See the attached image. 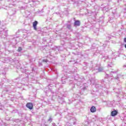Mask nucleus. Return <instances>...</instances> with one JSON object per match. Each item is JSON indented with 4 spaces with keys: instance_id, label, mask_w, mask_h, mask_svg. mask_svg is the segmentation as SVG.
<instances>
[{
    "instance_id": "dca6fc26",
    "label": "nucleus",
    "mask_w": 126,
    "mask_h": 126,
    "mask_svg": "<svg viewBox=\"0 0 126 126\" xmlns=\"http://www.w3.org/2000/svg\"><path fill=\"white\" fill-rule=\"evenodd\" d=\"M109 22H110V23H113V22H114V19H110L109 20Z\"/></svg>"
},
{
    "instance_id": "423d86ee",
    "label": "nucleus",
    "mask_w": 126,
    "mask_h": 126,
    "mask_svg": "<svg viewBox=\"0 0 126 126\" xmlns=\"http://www.w3.org/2000/svg\"><path fill=\"white\" fill-rule=\"evenodd\" d=\"M87 88H88V86L86 85V84H85L83 86L81 87L82 91H85V90H87Z\"/></svg>"
},
{
    "instance_id": "cd10ccee",
    "label": "nucleus",
    "mask_w": 126,
    "mask_h": 126,
    "mask_svg": "<svg viewBox=\"0 0 126 126\" xmlns=\"http://www.w3.org/2000/svg\"><path fill=\"white\" fill-rule=\"evenodd\" d=\"M32 2H35L36 0H32Z\"/></svg>"
},
{
    "instance_id": "4be33fe9",
    "label": "nucleus",
    "mask_w": 126,
    "mask_h": 126,
    "mask_svg": "<svg viewBox=\"0 0 126 126\" xmlns=\"http://www.w3.org/2000/svg\"><path fill=\"white\" fill-rule=\"evenodd\" d=\"M75 76H76V78L77 79H78V78H79V76L78 75V74H76V75H75Z\"/></svg>"
},
{
    "instance_id": "39448f33",
    "label": "nucleus",
    "mask_w": 126,
    "mask_h": 126,
    "mask_svg": "<svg viewBox=\"0 0 126 126\" xmlns=\"http://www.w3.org/2000/svg\"><path fill=\"white\" fill-rule=\"evenodd\" d=\"M26 106L28 109H30V110H32V109H33V104L32 103H28Z\"/></svg>"
},
{
    "instance_id": "c85d7f7f",
    "label": "nucleus",
    "mask_w": 126,
    "mask_h": 126,
    "mask_svg": "<svg viewBox=\"0 0 126 126\" xmlns=\"http://www.w3.org/2000/svg\"><path fill=\"white\" fill-rule=\"evenodd\" d=\"M31 6H34L35 5V4H33V5H31Z\"/></svg>"
},
{
    "instance_id": "2eb2a0df",
    "label": "nucleus",
    "mask_w": 126,
    "mask_h": 126,
    "mask_svg": "<svg viewBox=\"0 0 126 126\" xmlns=\"http://www.w3.org/2000/svg\"><path fill=\"white\" fill-rule=\"evenodd\" d=\"M84 124L85 126H88V125H89V122H88V121H85L84 122Z\"/></svg>"
},
{
    "instance_id": "f8f14e48",
    "label": "nucleus",
    "mask_w": 126,
    "mask_h": 126,
    "mask_svg": "<svg viewBox=\"0 0 126 126\" xmlns=\"http://www.w3.org/2000/svg\"><path fill=\"white\" fill-rule=\"evenodd\" d=\"M71 123L73 125H76V119H75V118H72L71 119Z\"/></svg>"
},
{
    "instance_id": "2f4dec72",
    "label": "nucleus",
    "mask_w": 126,
    "mask_h": 126,
    "mask_svg": "<svg viewBox=\"0 0 126 126\" xmlns=\"http://www.w3.org/2000/svg\"><path fill=\"white\" fill-rule=\"evenodd\" d=\"M8 1H12V0H8Z\"/></svg>"
},
{
    "instance_id": "a211bd4d",
    "label": "nucleus",
    "mask_w": 126,
    "mask_h": 126,
    "mask_svg": "<svg viewBox=\"0 0 126 126\" xmlns=\"http://www.w3.org/2000/svg\"><path fill=\"white\" fill-rule=\"evenodd\" d=\"M67 29H71V26H70V25H67Z\"/></svg>"
},
{
    "instance_id": "4468645a",
    "label": "nucleus",
    "mask_w": 126,
    "mask_h": 126,
    "mask_svg": "<svg viewBox=\"0 0 126 126\" xmlns=\"http://www.w3.org/2000/svg\"><path fill=\"white\" fill-rule=\"evenodd\" d=\"M90 81H91V84H93V85L95 84V81L94 80V79H92L90 80Z\"/></svg>"
},
{
    "instance_id": "0eeeda50",
    "label": "nucleus",
    "mask_w": 126,
    "mask_h": 126,
    "mask_svg": "<svg viewBox=\"0 0 126 126\" xmlns=\"http://www.w3.org/2000/svg\"><path fill=\"white\" fill-rule=\"evenodd\" d=\"M38 25V21H35L33 23V27L34 30H37V25Z\"/></svg>"
},
{
    "instance_id": "ddd939ff",
    "label": "nucleus",
    "mask_w": 126,
    "mask_h": 126,
    "mask_svg": "<svg viewBox=\"0 0 126 126\" xmlns=\"http://www.w3.org/2000/svg\"><path fill=\"white\" fill-rule=\"evenodd\" d=\"M104 70V68H103V67H99L98 68V71L101 72V71H103Z\"/></svg>"
},
{
    "instance_id": "6e6552de",
    "label": "nucleus",
    "mask_w": 126,
    "mask_h": 126,
    "mask_svg": "<svg viewBox=\"0 0 126 126\" xmlns=\"http://www.w3.org/2000/svg\"><path fill=\"white\" fill-rule=\"evenodd\" d=\"M117 56L118 55H117V52L112 53V58H110L109 60H111V61L112 62V61H113V59H116Z\"/></svg>"
},
{
    "instance_id": "a878e982",
    "label": "nucleus",
    "mask_w": 126,
    "mask_h": 126,
    "mask_svg": "<svg viewBox=\"0 0 126 126\" xmlns=\"http://www.w3.org/2000/svg\"><path fill=\"white\" fill-rule=\"evenodd\" d=\"M124 42H125V43H126V37H125V38H124Z\"/></svg>"
},
{
    "instance_id": "b1692460",
    "label": "nucleus",
    "mask_w": 126,
    "mask_h": 126,
    "mask_svg": "<svg viewBox=\"0 0 126 126\" xmlns=\"http://www.w3.org/2000/svg\"><path fill=\"white\" fill-rule=\"evenodd\" d=\"M43 62H44V63H48V60H43Z\"/></svg>"
},
{
    "instance_id": "c756f323",
    "label": "nucleus",
    "mask_w": 126,
    "mask_h": 126,
    "mask_svg": "<svg viewBox=\"0 0 126 126\" xmlns=\"http://www.w3.org/2000/svg\"><path fill=\"white\" fill-rule=\"evenodd\" d=\"M123 67H126V65H124L123 66Z\"/></svg>"
},
{
    "instance_id": "5701e85b",
    "label": "nucleus",
    "mask_w": 126,
    "mask_h": 126,
    "mask_svg": "<svg viewBox=\"0 0 126 126\" xmlns=\"http://www.w3.org/2000/svg\"><path fill=\"white\" fill-rule=\"evenodd\" d=\"M103 58L104 59H109V57L108 56H104Z\"/></svg>"
},
{
    "instance_id": "f03ea898",
    "label": "nucleus",
    "mask_w": 126,
    "mask_h": 126,
    "mask_svg": "<svg viewBox=\"0 0 126 126\" xmlns=\"http://www.w3.org/2000/svg\"><path fill=\"white\" fill-rule=\"evenodd\" d=\"M0 36L1 38H6V36H7V31H4V29L0 28Z\"/></svg>"
},
{
    "instance_id": "f3484780",
    "label": "nucleus",
    "mask_w": 126,
    "mask_h": 126,
    "mask_svg": "<svg viewBox=\"0 0 126 126\" xmlns=\"http://www.w3.org/2000/svg\"><path fill=\"white\" fill-rule=\"evenodd\" d=\"M18 52H21L22 51V48L21 47H19L17 50Z\"/></svg>"
},
{
    "instance_id": "72a5a7b5",
    "label": "nucleus",
    "mask_w": 126,
    "mask_h": 126,
    "mask_svg": "<svg viewBox=\"0 0 126 126\" xmlns=\"http://www.w3.org/2000/svg\"><path fill=\"white\" fill-rule=\"evenodd\" d=\"M108 66H110V67H111V65H110L109 64H108Z\"/></svg>"
},
{
    "instance_id": "7c9ffc66",
    "label": "nucleus",
    "mask_w": 126,
    "mask_h": 126,
    "mask_svg": "<svg viewBox=\"0 0 126 126\" xmlns=\"http://www.w3.org/2000/svg\"><path fill=\"white\" fill-rule=\"evenodd\" d=\"M49 86H50V87H52V84H50L49 85Z\"/></svg>"
},
{
    "instance_id": "20e7f679",
    "label": "nucleus",
    "mask_w": 126,
    "mask_h": 126,
    "mask_svg": "<svg viewBox=\"0 0 126 126\" xmlns=\"http://www.w3.org/2000/svg\"><path fill=\"white\" fill-rule=\"evenodd\" d=\"M8 13L9 15H10V16H12V15H14V14H16V10L14 8H10V9H9Z\"/></svg>"
},
{
    "instance_id": "1a4fd4ad",
    "label": "nucleus",
    "mask_w": 126,
    "mask_h": 126,
    "mask_svg": "<svg viewBox=\"0 0 126 126\" xmlns=\"http://www.w3.org/2000/svg\"><path fill=\"white\" fill-rule=\"evenodd\" d=\"M118 115V111L117 110H114L111 112L112 117H115V116H117Z\"/></svg>"
},
{
    "instance_id": "9d476101",
    "label": "nucleus",
    "mask_w": 126,
    "mask_h": 126,
    "mask_svg": "<svg viewBox=\"0 0 126 126\" xmlns=\"http://www.w3.org/2000/svg\"><path fill=\"white\" fill-rule=\"evenodd\" d=\"M74 26H80V21L76 20L74 23Z\"/></svg>"
},
{
    "instance_id": "412c9836",
    "label": "nucleus",
    "mask_w": 126,
    "mask_h": 126,
    "mask_svg": "<svg viewBox=\"0 0 126 126\" xmlns=\"http://www.w3.org/2000/svg\"><path fill=\"white\" fill-rule=\"evenodd\" d=\"M109 74H106V75H105V78H106V79L109 78Z\"/></svg>"
},
{
    "instance_id": "6ab92c4d",
    "label": "nucleus",
    "mask_w": 126,
    "mask_h": 126,
    "mask_svg": "<svg viewBox=\"0 0 126 126\" xmlns=\"http://www.w3.org/2000/svg\"><path fill=\"white\" fill-rule=\"evenodd\" d=\"M53 121V119L51 117H50L49 118V119H48V122H52Z\"/></svg>"
},
{
    "instance_id": "bb28decb",
    "label": "nucleus",
    "mask_w": 126,
    "mask_h": 126,
    "mask_svg": "<svg viewBox=\"0 0 126 126\" xmlns=\"http://www.w3.org/2000/svg\"><path fill=\"white\" fill-rule=\"evenodd\" d=\"M52 125H53V126H56V124L55 123H53V124H52Z\"/></svg>"
},
{
    "instance_id": "393cba45",
    "label": "nucleus",
    "mask_w": 126,
    "mask_h": 126,
    "mask_svg": "<svg viewBox=\"0 0 126 126\" xmlns=\"http://www.w3.org/2000/svg\"><path fill=\"white\" fill-rule=\"evenodd\" d=\"M70 63H75V62L74 61H70Z\"/></svg>"
},
{
    "instance_id": "9b49d317",
    "label": "nucleus",
    "mask_w": 126,
    "mask_h": 126,
    "mask_svg": "<svg viewBox=\"0 0 126 126\" xmlns=\"http://www.w3.org/2000/svg\"><path fill=\"white\" fill-rule=\"evenodd\" d=\"M90 110L91 113H95V112H96V107L95 106H92Z\"/></svg>"
},
{
    "instance_id": "f257e3e1",
    "label": "nucleus",
    "mask_w": 126,
    "mask_h": 126,
    "mask_svg": "<svg viewBox=\"0 0 126 126\" xmlns=\"http://www.w3.org/2000/svg\"><path fill=\"white\" fill-rule=\"evenodd\" d=\"M106 83H107L106 79H102L100 84L99 83H96L95 87L96 89H99V90H106Z\"/></svg>"
},
{
    "instance_id": "7ed1b4c3",
    "label": "nucleus",
    "mask_w": 126,
    "mask_h": 126,
    "mask_svg": "<svg viewBox=\"0 0 126 126\" xmlns=\"http://www.w3.org/2000/svg\"><path fill=\"white\" fill-rule=\"evenodd\" d=\"M74 80H75V81H77V85H80V83H82V82H83V81L85 80V79L83 77H79V78L77 79L76 76H74Z\"/></svg>"
},
{
    "instance_id": "aec40b11",
    "label": "nucleus",
    "mask_w": 126,
    "mask_h": 126,
    "mask_svg": "<svg viewBox=\"0 0 126 126\" xmlns=\"http://www.w3.org/2000/svg\"><path fill=\"white\" fill-rule=\"evenodd\" d=\"M71 126V124H70L69 123H67L66 124V125H65V126Z\"/></svg>"
},
{
    "instance_id": "473e14b6",
    "label": "nucleus",
    "mask_w": 126,
    "mask_h": 126,
    "mask_svg": "<svg viewBox=\"0 0 126 126\" xmlns=\"http://www.w3.org/2000/svg\"><path fill=\"white\" fill-rule=\"evenodd\" d=\"M116 73V72H113V71H111V73Z\"/></svg>"
},
{
    "instance_id": "f704fd0d",
    "label": "nucleus",
    "mask_w": 126,
    "mask_h": 126,
    "mask_svg": "<svg viewBox=\"0 0 126 126\" xmlns=\"http://www.w3.org/2000/svg\"><path fill=\"white\" fill-rule=\"evenodd\" d=\"M125 47L126 48V44L125 45Z\"/></svg>"
}]
</instances>
